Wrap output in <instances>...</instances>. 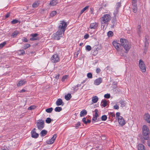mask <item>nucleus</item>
I'll return each mask as SVG.
<instances>
[{
	"mask_svg": "<svg viewBox=\"0 0 150 150\" xmlns=\"http://www.w3.org/2000/svg\"><path fill=\"white\" fill-rule=\"evenodd\" d=\"M120 44L115 41L112 42L113 46L117 50L120 54L122 53V47H123L125 50L124 52L127 53L131 47V44L127 40L125 39H120Z\"/></svg>",
	"mask_w": 150,
	"mask_h": 150,
	"instance_id": "1",
	"label": "nucleus"
},
{
	"mask_svg": "<svg viewBox=\"0 0 150 150\" xmlns=\"http://www.w3.org/2000/svg\"><path fill=\"white\" fill-rule=\"evenodd\" d=\"M142 132L144 138L145 140L148 139L149 137V131L148 128L146 125L143 126Z\"/></svg>",
	"mask_w": 150,
	"mask_h": 150,
	"instance_id": "2",
	"label": "nucleus"
},
{
	"mask_svg": "<svg viewBox=\"0 0 150 150\" xmlns=\"http://www.w3.org/2000/svg\"><path fill=\"white\" fill-rule=\"evenodd\" d=\"M67 26V23L64 21H60L59 26L58 30L62 31V33H64Z\"/></svg>",
	"mask_w": 150,
	"mask_h": 150,
	"instance_id": "3",
	"label": "nucleus"
},
{
	"mask_svg": "<svg viewBox=\"0 0 150 150\" xmlns=\"http://www.w3.org/2000/svg\"><path fill=\"white\" fill-rule=\"evenodd\" d=\"M111 16L109 14L104 15L100 18V22L102 24L107 23L111 19Z\"/></svg>",
	"mask_w": 150,
	"mask_h": 150,
	"instance_id": "4",
	"label": "nucleus"
},
{
	"mask_svg": "<svg viewBox=\"0 0 150 150\" xmlns=\"http://www.w3.org/2000/svg\"><path fill=\"white\" fill-rule=\"evenodd\" d=\"M64 33H62V31L58 30L55 33L52 35L53 37L55 40H59L60 39V38L62 37Z\"/></svg>",
	"mask_w": 150,
	"mask_h": 150,
	"instance_id": "5",
	"label": "nucleus"
},
{
	"mask_svg": "<svg viewBox=\"0 0 150 150\" xmlns=\"http://www.w3.org/2000/svg\"><path fill=\"white\" fill-rule=\"evenodd\" d=\"M44 123L42 120H39L37 121L36 123V126L38 129L41 130L44 127Z\"/></svg>",
	"mask_w": 150,
	"mask_h": 150,
	"instance_id": "6",
	"label": "nucleus"
},
{
	"mask_svg": "<svg viewBox=\"0 0 150 150\" xmlns=\"http://www.w3.org/2000/svg\"><path fill=\"white\" fill-rule=\"evenodd\" d=\"M139 65L142 71L143 72H145L146 71L145 64L144 62L141 59L139 61Z\"/></svg>",
	"mask_w": 150,
	"mask_h": 150,
	"instance_id": "7",
	"label": "nucleus"
},
{
	"mask_svg": "<svg viewBox=\"0 0 150 150\" xmlns=\"http://www.w3.org/2000/svg\"><path fill=\"white\" fill-rule=\"evenodd\" d=\"M59 58L58 55L57 54H55L52 56L51 58V60L52 62L56 63L59 60Z\"/></svg>",
	"mask_w": 150,
	"mask_h": 150,
	"instance_id": "8",
	"label": "nucleus"
},
{
	"mask_svg": "<svg viewBox=\"0 0 150 150\" xmlns=\"http://www.w3.org/2000/svg\"><path fill=\"white\" fill-rule=\"evenodd\" d=\"M118 120L119 124L121 126H123L125 124V121L122 116H120L119 118H118Z\"/></svg>",
	"mask_w": 150,
	"mask_h": 150,
	"instance_id": "9",
	"label": "nucleus"
},
{
	"mask_svg": "<svg viewBox=\"0 0 150 150\" xmlns=\"http://www.w3.org/2000/svg\"><path fill=\"white\" fill-rule=\"evenodd\" d=\"M57 137V135L55 134L54 135L53 137L49 140L47 141V143L48 144H53Z\"/></svg>",
	"mask_w": 150,
	"mask_h": 150,
	"instance_id": "10",
	"label": "nucleus"
},
{
	"mask_svg": "<svg viewBox=\"0 0 150 150\" xmlns=\"http://www.w3.org/2000/svg\"><path fill=\"white\" fill-rule=\"evenodd\" d=\"M102 81V79L100 77L95 80L94 81V84L96 85H99Z\"/></svg>",
	"mask_w": 150,
	"mask_h": 150,
	"instance_id": "11",
	"label": "nucleus"
},
{
	"mask_svg": "<svg viewBox=\"0 0 150 150\" xmlns=\"http://www.w3.org/2000/svg\"><path fill=\"white\" fill-rule=\"evenodd\" d=\"M144 120L148 123H150V115L148 113L145 114L144 115Z\"/></svg>",
	"mask_w": 150,
	"mask_h": 150,
	"instance_id": "12",
	"label": "nucleus"
},
{
	"mask_svg": "<svg viewBox=\"0 0 150 150\" xmlns=\"http://www.w3.org/2000/svg\"><path fill=\"white\" fill-rule=\"evenodd\" d=\"M98 26V24L96 23H91L90 25V28L91 29H96L97 27Z\"/></svg>",
	"mask_w": 150,
	"mask_h": 150,
	"instance_id": "13",
	"label": "nucleus"
},
{
	"mask_svg": "<svg viewBox=\"0 0 150 150\" xmlns=\"http://www.w3.org/2000/svg\"><path fill=\"white\" fill-rule=\"evenodd\" d=\"M26 82V81L24 80H21L18 82V83L17 84V86H21L25 84Z\"/></svg>",
	"mask_w": 150,
	"mask_h": 150,
	"instance_id": "14",
	"label": "nucleus"
},
{
	"mask_svg": "<svg viewBox=\"0 0 150 150\" xmlns=\"http://www.w3.org/2000/svg\"><path fill=\"white\" fill-rule=\"evenodd\" d=\"M31 134L32 137L33 138H37L39 136V134L36 132H31Z\"/></svg>",
	"mask_w": 150,
	"mask_h": 150,
	"instance_id": "15",
	"label": "nucleus"
},
{
	"mask_svg": "<svg viewBox=\"0 0 150 150\" xmlns=\"http://www.w3.org/2000/svg\"><path fill=\"white\" fill-rule=\"evenodd\" d=\"M138 150H146L144 145L141 144H139L138 145Z\"/></svg>",
	"mask_w": 150,
	"mask_h": 150,
	"instance_id": "16",
	"label": "nucleus"
},
{
	"mask_svg": "<svg viewBox=\"0 0 150 150\" xmlns=\"http://www.w3.org/2000/svg\"><path fill=\"white\" fill-rule=\"evenodd\" d=\"M119 103L121 105L120 107L122 108L125 107L126 104L125 102L122 99L119 101Z\"/></svg>",
	"mask_w": 150,
	"mask_h": 150,
	"instance_id": "17",
	"label": "nucleus"
},
{
	"mask_svg": "<svg viewBox=\"0 0 150 150\" xmlns=\"http://www.w3.org/2000/svg\"><path fill=\"white\" fill-rule=\"evenodd\" d=\"M58 3V1L57 0H52L50 1V5L52 6H54L56 5Z\"/></svg>",
	"mask_w": 150,
	"mask_h": 150,
	"instance_id": "18",
	"label": "nucleus"
},
{
	"mask_svg": "<svg viewBox=\"0 0 150 150\" xmlns=\"http://www.w3.org/2000/svg\"><path fill=\"white\" fill-rule=\"evenodd\" d=\"M56 104L57 106L61 105L63 103V102L61 99H58L56 102Z\"/></svg>",
	"mask_w": 150,
	"mask_h": 150,
	"instance_id": "19",
	"label": "nucleus"
},
{
	"mask_svg": "<svg viewBox=\"0 0 150 150\" xmlns=\"http://www.w3.org/2000/svg\"><path fill=\"white\" fill-rule=\"evenodd\" d=\"M87 112L86 110H83L80 112V116L81 117L84 116L85 115H86Z\"/></svg>",
	"mask_w": 150,
	"mask_h": 150,
	"instance_id": "20",
	"label": "nucleus"
},
{
	"mask_svg": "<svg viewBox=\"0 0 150 150\" xmlns=\"http://www.w3.org/2000/svg\"><path fill=\"white\" fill-rule=\"evenodd\" d=\"M47 131L45 130H42L40 133V135L42 137H44L47 133Z\"/></svg>",
	"mask_w": 150,
	"mask_h": 150,
	"instance_id": "21",
	"label": "nucleus"
},
{
	"mask_svg": "<svg viewBox=\"0 0 150 150\" xmlns=\"http://www.w3.org/2000/svg\"><path fill=\"white\" fill-rule=\"evenodd\" d=\"M98 100V97L96 96H94L92 97V100L93 103H96Z\"/></svg>",
	"mask_w": 150,
	"mask_h": 150,
	"instance_id": "22",
	"label": "nucleus"
},
{
	"mask_svg": "<svg viewBox=\"0 0 150 150\" xmlns=\"http://www.w3.org/2000/svg\"><path fill=\"white\" fill-rule=\"evenodd\" d=\"M71 98V94L68 93L65 96V99L67 100H69Z\"/></svg>",
	"mask_w": 150,
	"mask_h": 150,
	"instance_id": "23",
	"label": "nucleus"
},
{
	"mask_svg": "<svg viewBox=\"0 0 150 150\" xmlns=\"http://www.w3.org/2000/svg\"><path fill=\"white\" fill-rule=\"evenodd\" d=\"M149 39L148 37V36H146L145 38V47H147L148 45V40Z\"/></svg>",
	"mask_w": 150,
	"mask_h": 150,
	"instance_id": "24",
	"label": "nucleus"
},
{
	"mask_svg": "<svg viewBox=\"0 0 150 150\" xmlns=\"http://www.w3.org/2000/svg\"><path fill=\"white\" fill-rule=\"evenodd\" d=\"M19 33L18 31L16 30L14 31L11 35V37L13 38H14L16 37L17 35Z\"/></svg>",
	"mask_w": 150,
	"mask_h": 150,
	"instance_id": "25",
	"label": "nucleus"
},
{
	"mask_svg": "<svg viewBox=\"0 0 150 150\" xmlns=\"http://www.w3.org/2000/svg\"><path fill=\"white\" fill-rule=\"evenodd\" d=\"M39 4V3L38 1L35 2L33 4L32 6L33 8L37 7L38 6Z\"/></svg>",
	"mask_w": 150,
	"mask_h": 150,
	"instance_id": "26",
	"label": "nucleus"
},
{
	"mask_svg": "<svg viewBox=\"0 0 150 150\" xmlns=\"http://www.w3.org/2000/svg\"><path fill=\"white\" fill-rule=\"evenodd\" d=\"M62 108L57 107L54 109V110L56 112H59L62 110Z\"/></svg>",
	"mask_w": 150,
	"mask_h": 150,
	"instance_id": "27",
	"label": "nucleus"
},
{
	"mask_svg": "<svg viewBox=\"0 0 150 150\" xmlns=\"http://www.w3.org/2000/svg\"><path fill=\"white\" fill-rule=\"evenodd\" d=\"M89 7L88 6H87L83 8L80 11V14H82Z\"/></svg>",
	"mask_w": 150,
	"mask_h": 150,
	"instance_id": "28",
	"label": "nucleus"
},
{
	"mask_svg": "<svg viewBox=\"0 0 150 150\" xmlns=\"http://www.w3.org/2000/svg\"><path fill=\"white\" fill-rule=\"evenodd\" d=\"M57 14V12L56 11H52L50 14L51 17H53L55 16Z\"/></svg>",
	"mask_w": 150,
	"mask_h": 150,
	"instance_id": "29",
	"label": "nucleus"
},
{
	"mask_svg": "<svg viewBox=\"0 0 150 150\" xmlns=\"http://www.w3.org/2000/svg\"><path fill=\"white\" fill-rule=\"evenodd\" d=\"M53 109L52 108H50L46 109L45 111L47 113H51Z\"/></svg>",
	"mask_w": 150,
	"mask_h": 150,
	"instance_id": "30",
	"label": "nucleus"
},
{
	"mask_svg": "<svg viewBox=\"0 0 150 150\" xmlns=\"http://www.w3.org/2000/svg\"><path fill=\"white\" fill-rule=\"evenodd\" d=\"M132 9L133 12L134 13H136L137 11V5L135 6H133Z\"/></svg>",
	"mask_w": 150,
	"mask_h": 150,
	"instance_id": "31",
	"label": "nucleus"
},
{
	"mask_svg": "<svg viewBox=\"0 0 150 150\" xmlns=\"http://www.w3.org/2000/svg\"><path fill=\"white\" fill-rule=\"evenodd\" d=\"M94 112H95V114L94 115V116H95V117H97L98 116V111L97 109H96L95 110Z\"/></svg>",
	"mask_w": 150,
	"mask_h": 150,
	"instance_id": "32",
	"label": "nucleus"
},
{
	"mask_svg": "<svg viewBox=\"0 0 150 150\" xmlns=\"http://www.w3.org/2000/svg\"><path fill=\"white\" fill-rule=\"evenodd\" d=\"M25 51L23 50H20L18 52V53L20 55H23L25 53Z\"/></svg>",
	"mask_w": 150,
	"mask_h": 150,
	"instance_id": "33",
	"label": "nucleus"
},
{
	"mask_svg": "<svg viewBox=\"0 0 150 150\" xmlns=\"http://www.w3.org/2000/svg\"><path fill=\"white\" fill-rule=\"evenodd\" d=\"M52 121L50 117L47 118L45 120V122L47 123H50Z\"/></svg>",
	"mask_w": 150,
	"mask_h": 150,
	"instance_id": "34",
	"label": "nucleus"
},
{
	"mask_svg": "<svg viewBox=\"0 0 150 150\" xmlns=\"http://www.w3.org/2000/svg\"><path fill=\"white\" fill-rule=\"evenodd\" d=\"M30 44H26L24 45L23 48L25 50L26 49L30 47Z\"/></svg>",
	"mask_w": 150,
	"mask_h": 150,
	"instance_id": "35",
	"label": "nucleus"
},
{
	"mask_svg": "<svg viewBox=\"0 0 150 150\" xmlns=\"http://www.w3.org/2000/svg\"><path fill=\"white\" fill-rule=\"evenodd\" d=\"M102 102L103 103L102 106L103 107H105L107 105V102L105 100H102Z\"/></svg>",
	"mask_w": 150,
	"mask_h": 150,
	"instance_id": "36",
	"label": "nucleus"
},
{
	"mask_svg": "<svg viewBox=\"0 0 150 150\" xmlns=\"http://www.w3.org/2000/svg\"><path fill=\"white\" fill-rule=\"evenodd\" d=\"M108 37H111L113 35V33L112 31H109L108 32Z\"/></svg>",
	"mask_w": 150,
	"mask_h": 150,
	"instance_id": "37",
	"label": "nucleus"
},
{
	"mask_svg": "<svg viewBox=\"0 0 150 150\" xmlns=\"http://www.w3.org/2000/svg\"><path fill=\"white\" fill-rule=\"evenodd\" d=\"M107 116L106 115H103L101 117V120L102 121H105L107 120Z\"/></svg>",
	"mask_w": 150,
	"mask_h": 150,
	"instance_id": "38",
	"label": "nucleus"
},
{
	"mask_svg": "<svg viewBox=\"0 0 150 150\" xmlns=\"http://www.w3.org/2000/svg\"><path fill=\"white\" fill-rule=\"evenodd\" d=\"M91 47L89 45H87L86 46V50H88V51H90L91 50Z\"/></svg>",
	"mask_w": 150,
	"mask_h": 150,
	"instance_id": "39",
	"label": "nucleus"
},
{
	"mask_svg": "<svg viewBox=\"0 0 150 150\" xmlns=\"http://www.w3.org/2000/svg\"><path fill=\"white\" fill-rule=\"evenodd\" d=\"M6 44V42H4L0 44V48H2Z\"/></svg>",
	"mask_w": 150,
	"mask_h": 150,
	"instance_id": "40",
	"label": "nucleus"
},
{
	"mask_svg": "<svg viewBox=\"0 0 150 150\" xmlns=\"http://www.w3.org/2000/svg\"><path fill=\"white\" fill-rule=\"evenodd\" d=\"M110 94L107 93L105 94L104 96V97L108 99L110 98Z\"/></svg>",
	"mask_w": 150,
	"mask_h": 150,
	"instance_id": "41",
	"label": "nucleus"
},
{
	"mask_svg": "<svg viewBox=\"0 0 150 150\" xmlns=\"http://www.w3.org/2000/svg\"><path fill=\"white\" fill-rule=\"evenodd\" d=\"M18 21L17 20H13L11 21V23L12 24H15L16 23H18Z\"/></svg>",
	"mask_w": 150,
	"mask_h": 150,
	"instance_id": "42",
	"label": "nucleus"
},
{
	"mask_svg": "<svg viewBox=\"0 0 150 150\" xmlns=\"http://www.w3.org/2000/svg\"><path fill=\"white\" fill-rule=\"evenodd\" d=\"M81 125V123L80 122H78L77 123H76L75 125V127H76V128L77 129L79 126H80Z\"/></svg>",
	"mask_w": 150,
	"mask_h": 150,
	"instance_id": "43",
	"label": "nucleus"
},
{
	"mask_svg": "<svg viewBox=\"0 0 150 150\" xmlns=\"http://www.w3.org/2000/svg\"><path fill=\"white\" fill-rule=\"evenodd\" d=\"M141 26L139 25L137 27L138 29V33H139V35H140V34H141L140 31V28H141Z\"/></svg>",
	"mask_w": 150,
	"mask_h": 150,
	"instance_id": "44",
	"label": "nucleus"
},
{
	"mask_svg": "<svg viewBox=\"0 0 150 150\" xmlns=\"http://www.w3.org/2000/svg\"><path fill=\"white\" fill-rule=\"evenodd\" d=\"M38 39V37H32L30 38V40L31 41L37 40Z\"/></svg>",
	"mask_w": 150,
	"mask_h": 150,
	"instance_id": "45",
	"label": "nucleus"
},
{
	"mask_svg": "<svg viewBox=\"0 0 150 150\" xmlns=\"http://www.w3.org/2000/svg\"><path fill=\"white\" fill-rule=\"evenodd\" d=\"M87 76L88 78H92V74L91 73H89L87 74Z\"/></svg>",
	"mask_w": 150,
	"mask_h": 150,
	"instance_id": "46",
	"label": "nucleus"
},
{
	"mask_svg": "<svg viewBox=\"0 0 150 150\" xmlns=\"http://www.w3.org/2000/svg\"><path fill=\"white\" fill-rule=\"evenodd\" d=\"M121 6V3L120 2H118L117 3L116 6V8L118 9Z\"/></svg>",
	"mask_w": 150,
	"mask_h": 150,
	"instance_id": "47",
	"label": "nucleus"
},
{
	"mask_svg": "<svg viewBox=\"0 0 150 150\" xmlns=\"http://www.w3.org/2000/svg\"><path fill=\"white\" fill-rule=\"evenodd\" d=\"M68 76L66 75L64 76H63L62 78V81H65V80L68 77Z\"/></svg>",
	"mask_w": 150,
	"mask_h": 150,
	"instance_id": "48",
	"label": "nucleus"
},
{
	"mask_svg": "<svg viewBox=\"0 0 150 150\" xmlns=\"http://www.w3.org/2000/svg\"><path fill=\"white\" fill-rule=\"evenodd\" d=\"M109 114L111 117H115V115L114 113L110 112Z\"/></svg>",
	"mask_w": 150,
	"mask_h": 150,
	"instance_id": "49",
	"label": "nucleus"
},
{
	"mask_svg": "<svg viewBox=\"0 0 150 150\" xmlns=\"http://www.w3.org/2000/svg\"><path fill=\"white\" fill-rule=\"evenodd\" d=\"M35 107L34 106H31L29 107L28 108V110H32L34 109H35Z\"/></svg>",
	"mask_w": 150,
	"mask_h": 150,
	"instance_id": "50",
	"label": "nucleus"
},
{
	"mask_svg": "<svg viewBox=\"0 0 150 150\" xmlns=\"http://www.w3.org/2000/svg\"><path fill=\"white\" fill-rule=\"evenodd\" d=\"M38 34L37 33H33L30 35V36L32 37H37Z\"/></svg>",
	"mask_w": 150,
	"mask_h": 150,
	"instance_id": "51",
	"label": "nucleus"
},
{
	"mask_svg": "<svg viewBox=\"0 0 150 150\" xmlns=\"http://www.w3.org/2000/svg\"><path fill=\"white\" fill-rule=\"evenodd\" d=\"M97 120V117H95V116H93L92 119V122L94 123L96 121V120Z\"/></svg>",
	"mask_w": 150,
	"mask_h": 150,
	"instance_id": "52",
	"label": "nucleus"
},
{
	"mask_svg": "<svg viewBox=\"0 0 150 150\" xmlns=\"http://www.w3.org/2000/svg\"><path fill=\"white\" fill-rule=\"evenodd\" d=\"M113 108L115 109L118 110L119 109V107L116 104L114 106Z\"/></svg>",
	"mask_w": 150,
	"mask_h": 150,
	"instance_id": "53",
	"label": "nucleus"
},
{
	"mask_svg": "<svg viewBox=\"0 0 150 150\" xmlns=\"http://www.w3.org/2000/svg\"><path fill=\"white\" fill-rule=\"evenodd\" d=\"M118 9L116 8L113 13V14L115 16L117 14L118 12Z\"/></svg>",
	"mask_w": 150,
	"mask_h": 150,
	"instance_id": "54",
	"label": "nucleus"
},
{
	"mask_svg": "<svg viewBox=\"0 0 150 150\" xmlns=\"http://www.w3.org/2000/svg\"><path fill=\"white\" fill-rule=\"evenodd\" d=\"M120 115V113L119 112H117L116 113V117L117 118V119H118V118H119V117L120 116H121Z\"/></svg>",
	"mask_w": 150,
	"mask_h": 150,
	"instance_id": "55",
	"label": "nucleus"
},
{
	"mask_svg": "<svg viewBox=\"0 0 150 150\" xmlns=\"http://www.w3.org/2000/svg\"><path fill=\"white\" fill-rule=\"evenodd\" d=\"M132 3L133 6H135L137 5L136 4V0L132 1Z\"/></svg>",
	"mask_w": 150,
	"mask_h": 150,
	"instance_id": "56",
	"label": "nucleus"
},
{
	"mask_svg": "<svg viewBox=\"0 0 150 150\" xmlns=\"http://www.w3.org/2000/svg\"><path fill=\"white\" fill-rule=\"evenodd\" d=\"M22 40L23 41V42H28L27 39L25 37H24L23 38V39H22Z\"/></svg>",
	"mask_w": 150,
	"mask_h": 150,
	"instance_id": "57",
	"label": "nucleus"
},
{
	"mask_svg": "<svg viewBox=\"0 0 150 150\" xmlns=\"http://www.w3.org/2000/svg\"><path fill=\"white\" fill-rule=\"evenodd\" d=\"M100 69L99 68H97L96 69V72L97 73H99L100 71Z\"/></svg>",
	"mask_w": 150,
	"mask_h": 150,
	"instance_id": "58",
	"label": "nucleus"
},
{
	"mask_svg": "<svg viewBox=\"0 0 150 150\" xmlns=\"http://www.w3.org/2000/svg\"><path fill=\"white\" fill-rule=\"evenodd\" d=\"M116 22V21L115 19H113L112 20V23H113V25L112 26H114V25L115 24Z\"/></svg>",
	"mask_w": 150,
	"mask_h": 150,
	"instance_id": "59",
	"label": "nucleus"
},
{
	"mask_svg": "<svg viewBox=\"0 0 150 150\" xmlns=\"http://www.w3.org/2000/svg\"><path fill=\"white\" fill-rule=\"evenodd\" d=\"M89 37V36L88 34H86L84 35V38L85 39H87Z\"/></svg>",
	"mask_w": 150,
	"mask_h": 150,
	"instance_id": "60",
	"label": "nucleus"
},
{
	"mask_svg": "<svg viewBox=\"0 0 150 150\" xmlns=\"http://www.w3.org/2000/svg\"><path fill=\"white\" fill-rule=\"evenodd\" d=\"M86 117H83L82 119V121L84 123L86 122Z\"/></svg>",
	"mask_w": 150,
	"mask_h": 150,
	"instance_id": "61",
	"label": "nucleus"
},
{
	"mask_svg": "<svg viewBox=\"0 0 150 150\" xmlns=\"http://www.w3.org/2000/svg\"><path fill=\"white\" fill-rule=\"evenodd\" d=\"M10 15V13H7L5 15V17L6 18H8L9 16Z\"/></svg>",
	"mask_w": 150,
	"mask_h": 150,
	"instance_id": "62",
	"label": "nucleus"
},
{
	"mask_svg": "<svg viewBox=\"0 0 150 150\" xmlns=\"http://www.w3.org/2000/svg\"><path fill=\"white\" fill-rule=\"evenodd\" d=\"M91 122V121L90 120H87V121H86V122L85 123V124H86L88 123H90Z\"/></svg>",
	"mask_w": 150,
	"mask_h": 150,
	"instance_id": "63",
	"label": "nucleus"
},
{
	"mask_svg": "<svg viewBox=\"0 0 150 150\" xmlns=\"http://www.w3.org/2000/svg\"><path fill=\"white\" fill-rule=\"evenodd\" d=\"M59 74H58L57 75L55 76V78H56V79H58L59 78Z\"/></svg>",
	"mask_w": 150,
	"mask_h": 150,
	"instance_id": "64",
	"label": "nucleus"
}]
</instances>
